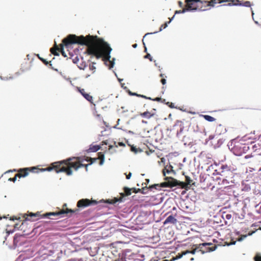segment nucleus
<instances>
[{
	"instance_id": "obj_41",
	"label": "nucleus",
	"mask_w": 261,
	"mask_h": 261,
	"mask_svg": "<svg viewBox=\"0 0 261 261\" xmlns=\"http://www.w3.org/2000/svg\"><path fill=\"white\" fill-rule=\"evenodd\" d=\"M151 100H152V99H151ZM153 100L156 101H162V99L160 97H156L155 98L153 99Z\"/></svg>"
},
{
	"instance_id": "obj_50",
	"label": "nucleus",
	"mask_w": 261,
	"mask_h": 261,
	"mask_svg": "<svg viewBox=\"0 0 261 261\" xmlns=\"http://www.w3.org/2000/svg\"><path fill=\"white\" fill-rule=\"evenodd\" d=\"M216 248V246H215L213 247L212 248H210L209 250L210 251H214L215 250Z\"/></svg>"
},
{
	"instance_id": "obj_60",
	"label": "nucleus",
	"mask_w": 261,
	"mask_h": 261,
	"mask_svg": "<svg viewBox=\"0 0 261 261\" xmlns=\"http://www.w3.org/2000/svg\"><path fill=\"white\" fill-rule=\"evenodd\" d=\"M142 122H143V123H147V122H146V121H144V120H142Z\"/></svg>"
},
{
	"instance_id": "obj_30",
	"label": "nucleus",
	"mask_w": 261,
	"mask_h": 261,
	"mask_svg": "<svg viewBox=\"0 0 261 261\" xmlns=\"http://www.w3.org/2000/svg\"><path fill=\"white\" fill-rule=\"evenodd\" d=\"M114 147H118V145L117 144L116 142H114V145H110L109 146V150L112 149Z\"/></svg>"
},
{
	"instance_id": "obj_57",
	"label": "nucleus",
	"mask_w": 261,
	"mask_h": 261,
	"mask_svg": "<svg viewBox=\"0 0 261 261\" xmlns=\"http://www.w3.org/2000/svg\"><path fill=\"white\" fill-rule=\"evenodd\" d=\"M137 46V44H134L133 45V47L134 48H136Z\"/></svg>"
},
{
	"instance_id": "obj_44",
	"label": "nucleus",
	"mask_w": 261,
	"mask_h": 261,
	"mask_svg": "<svg viewBox=\"0 0 261 261\" xmlns=\"http://www.w3.org/2000/svg\"><path fill=\"white\" fill-rule=\"evenodd\" d=\"M131 176H132V173H131L130 172H129V173H128V174H127V175H126V179H130V177H131Z\"/></svg>"
},
{
	"instance_id": "obj_15",
	"label": "nucleus",
	"mask_w": 261,
	"mask_h": 261,
	"mask_svg": "<svg viewBox=\"0 0 261 261\" xmlns=\"http://www.w3.org/2000/svg\"><path fill=\"white\" fill-rule=\"evenodd\" d=\"M226 129L224 128V127L221 124H220L217 126L215 132L216 135H219L222 133H224Z\"/></svg>"
},
{
	"instance_id": "obj_24",
	"label": "nucleus",
	"mask_w": 261,
	"mask_h": 261,
	"mask_svg": "<svg viewBox=\"0 0 261 261\" xmlns=\"http://www.w3.org/2000/svg\"><path fill=\"white\" fill-rule=\"evenodd\" d=\"M174 15L172 17V18L170 19V20L169 21L166 22L164 24H162L159 30V31H161L163 29H165L169 23L171 22L172 19L174 18Z\"/></svg>"
},
{
	"instance_id": "obj_46",
	"label": "nucleus",
	"mask_w": 261,
	"mask_h": 261,
	"mask_svg": "<svg viewBox=\"0 0 261 261\" xmlns=\"http://www.w3.org/2000/svg\"><path fill=\"white\" fill-rule=\"evenodd\" d=\"M215 137V135H210L208 137V140H211L213 139Z\"/></svg>"
},
{
	"instance_id": "obj_35",
	"label": "nucleus",
	"mask_w": 261,
	"mask_h": 261,
	"mask_svg": "<svg viewBox=\"0 0 261 261\" xmlns=\"http://www.w3.org/2000/svg\"><path fill=\"white\" fill-rule=\"evenodd\" d=\"M258 147H260V145L259 144V143L255 144L253 146V149L254 150V151H257V150L258 149H257Z\"/></svg>"
},
{
	"instance_id": "obj_54",
	"label": "nucleus",
	"mask_w": 261,
	"mask_h": 261,
	"mask_svg": "<svg viewBox=\"0 0 261 261\" xmlns=\"http://www.w3.org/2000/svg\"><path fill=\"white\" fill-rule=\"evenodd\" d=\"M221 1V3L226 2L229 1V0H220Z\"/></svg>"
},
{
	"instance_id": "obj_13",
	"label": "nucleus",
	"mask_w": 261,
	"mask_h": 261,
	"mask_svg": "<svg viewBox=\"0 0 261 261\" xmlns=\"http://www.w3.org/2000/svg\"><path fill=\"white\" fill-rule=\"evenodd\" d=\"M176 219H175L173 216L170 215L166 218L164 222V224L171 223L174 224H176Z\"/></svg>"
},
{
	"instance_id": "obj_26",
	"label": "nucleus",
	"mask_w": 261,
	"mask_h": 261,
	"mask_svg": "<svg viewBox=\"0 0 261 261\" xmlns=\"http://www.w3.org/2000/svg\"><path fill=\"white\" fill-rule=\"evenodd\" d=\"M132 95H136V96H139V97H141L144 98L145 99H151V98L148 97H147V96H146L145 95H143L138 94L137 93H132Z\"/></svg>"
},
{
	"instance_id": "obj_18",
	"label": "nucleus",
	"mask_w": 261,
	"mask_h": 261,
	"mask_svg": "<svg viewBox=\"0 0 261 261\" xmlns=\"http://www.w3.org/2000/svg\"><path fill=\"white\" fill-rule=\"evenodd\" d=\"M132 190H133V192L135 193H141L142 194H146V192H143V190H147V187L145 186L143 187L142 189H136V188H133Z\"/></svg>"
},
{
	"instance_id": "obj_40",
	"label": "nucleus",
	"mask_w": 261,
	"mask_h": 261,
	"mask_svg": "<svg viewBox=\"0 0 261 261\" xmlns=\"http://www.w3.org/2000/svg\"><path fill=\"white\" fill-rule=\"evenodd\" d=\"M16 178H17V177H16V175H15V176L13 178H10L9 179V180L10 181H12L13 182H15L16 180Z\"/></svg>"
},
{
	"instance_id": "obj_51",
	"label": "nucleus",
	"mask_w": 261,
	"mask_h": 261,
	"mask_svg": "<svg viewBox=\"0 0 261 261\" xmlns=\"http://www.w3.org/2000/svg\"><path fill=\"white\" fill-rule=\"evenodd\" d=\"M212 245V244H211V243H203V244H202V245H203V246H205V245Z\"/></svg>"
},
{
	"instance_id": "obj_19",
	"label": "nucleus",
	"mask_w": 261,
	"mask_h": 261,
	"mask_svg": "<svg viewBox=\"0 0 261 261\" xmlns=\"http://www.w3.org/2000/svg\"><path fill=\"white\" fill-rule=\"evenodd\" d=\"M83 97L90 102L93 103V97L88 93L83 94Z\"/></svg>"
},
{
	"instance_id": "obj_52",
	"label": "nucleus",
	"mask_w": 261,
	"mask_h": 261,
	"mask_svg": "<svg viewBox=\"0 0 261 261\" xmlns=\"http://www.w3.org/2000/svg\"><path fill=\"white\" fill-rule=\"evenodd\" d=\"M90 69H91V70H94L95 69V67L94 66H91L90 67Z\"/></svg>"
},
{
	"instance_id": "obj_7",
	"label": "nucleus",
	"mask_w": 261,
	"mask_h": 261,
	"mask_svg": "<svg viewBox=\"0 0 261 261\" xmlns=\"http://www.w3.org/2000/svg\"><path fill=\"white\" fill-rule=\"evenodd\" d=\"M97 202L94 200H89L88 199H82L77 203V206L79 208H84L89 205H95Z\"/></svg>"
},
{
	"instance_id": "obj_9",
	"label": "nucleus",
	"mask_w": 261,
	"mask_h": 261,
	"mask_svg": "<svg viewBox=\"0 0 261 261\" xmlns=\"http://www.w3.org/2000/svg\"><path fill=\"white\" fill-rule=\"evenodd\" d=\"M165 182L161 183L162 187H170L172 188L177 186V180L171 177H166Z\"/></svg>"
},
{
	"instance_id": "obj_39",
	"label": "nucleus",
	"mask_w": 261,
	"mask_h": 261,
	"mask_svg": "<svg viewBox=\"0 0 261 261\" xmlns=\"http://www.w3.org/2000/svg\"><path fill=\"white\" fill-rule=\"evenodd\" d=\"M161 82L163 85H165L166 84V80L165 78H162L161 80Z\"/></svg>"
},
{
	"instance_id": "obj_14",
	"label": "nucleus",
	"mask_w": 261,
	"mask_h": 261,
	"mask_svg": "<svg viewBox=\"0 0 261 261\" xmlns=\"http://www.w3.org/2000/svg\"><path fill=\"white\" fill-rule=\"evenodd\" d=\"M155 115L154 113H152L151 112L146 111L143 113H140V115L143 118H145L147 119H150L151 117H153Z\"/></svg>"
},
{
	"instance_id": "obj_63",
	"label": "nucleus",
	"mask_w": 261,
	"mask_h": 261,
	"mask_svg": "<svg viewBox=\"0 0 261 261\" xmlns=\"http://www.w3.org/2000/svg\"><path fill=\"white\" fill-rule=\"evenodd\" d=\"M242 240V238H241L239 239L238 240H239V241H241Z\"/></svg>"
},
{
	"instance_id": "obj_34",
	"label": "nucleus",
	"mask_w": 261,
	"mask_h": 261,
	"mask_svg": "<svg viewBox=\"0 0 261 261\" xmlns=\"http://www.w3.org/2000/svg\"><path fill=\"white\" fill-rule=\"evenodd\" d=\"M254 260L255 261H261V256L256 255L254 257Z\"/></svg>"
},
{
	"instance_id": "obj_31",
	"label": "nucleus",
	"mask_w": 261,
	"mask_h": 261,
	"mask_svg": "<svg viewBox=\"0 0 261 261\" xmlns=\"http://www.w3.org/2000/svg\"><path fill=\"white\" fill-rule=\"evenodd\" d=\"M241 5L245 6V7H250L251 4H250V2L246 1L243 4H242Z\"/></svg>"
},
{
	"instance_id": "obj_2",
	"label": "nucleus",
	"mask_w": 261,
	"mask_h": 261,
	"mask_svg": "<svg viewBox=\"0 0 261 261\" xmlns=\"http://www.w3.org/2000/svg\"><path fill=\"white\" fill-rule=\"evenodd\" d=\"M81 158H70L61 162L53 163L50 165L42 169V170L51 171H55L56 173L64 172L67 175H71L72 174V168L76 171L81 167H85L86 171H88V165L82 163L83 161L80 160Z\"/></svg>"
},
{
	"instance_id": "obj_59",
	"label": "nucleus",
	"mask_w": 261,
	"mask_h": 261,
	"mask_svg": "<svg viewBox=\"0 0 261 261\" xmlns=\"http://www.w3.org/2000/svg\"><path fill=\"white\" fill-rule=\"evenodd\" d=\"M166 172H167V173H169V172H170V171H169V170H166Z\"/></svg>"
},
{
	"instance_id": "obj_64",
	"label": "nucleus",
	"mask_w": 261,
	"mask_h": 261,
	"mask_svg": "<svg viewBox=\"0 0 261 261\" xmlns=\"http://www.w3.org/2000/svg\"><path fill=\"white\" fill-rule=\"evenodd\" d=\"M145 51H146V48L145 47Z\"/></svg>"
},
{
	"instance_id": "obj_56",
	"label": "nucleus",
	"mask_w": 261,
	"mask_h": 261,
	"mask_svg": "<svg viewBox=\"0 0 261 261\" xmlns=\"http://www.w3.org/2000/svg\"><path fill=\"white\" fill-rule=\"evenodd\" d=\"M152 33H146L145 36H144V38H145L146 36L148 35H150V34H152Z\"/></svg>"
},
{
	"instance_id": "obj_25",
	"label": "nucleus",
	"mask_w": 261,
	"mask_h": 261,
	"mask_svg": "<svg viewBox=\"0 0 261 261\" xmlns=\"http://www.w3.org/2000/svg\"><path fill=\"white\" fill-rule=\"evenodd\" d=\"M187 11H187V9H186V7H185V8H184L182 10H176L175 12V14H179V13H185V12H186Z\"/></svg>"
},
{
	"instance_id": "obj_45",
	"label": "nucleus",
	"mask_w": 261,
	"mask_h": 261,
	"mask_svg": "<svg viewBox=\"0 0 261 261\" xmlns=\"http://www.w3.org/2000/svg\"><path fill=\"white\" fill-rule=\"evenodd\" d=\"M181 123H182V122L181 121L177 120L176 122L175 125H180Z\"/></svg>"
},
{
	"instance_id": "obj_27",
	"label": "nucleus",
	"mask_w": 261,
	"mask_h": 261,
	"mask_svg": "<svg viewBox=\"0 0 261 261\" xmlns=\"http://www.w3.org/2000/svg\"><path fill=\"white\" fill-rule=\"evenodd\" d=\"M210 3H212L213 4V6H211V7H214V5L216 4L221 3L220 0H210Z\"/></svg>"
},
{
	"instance_id": "obj_58",
	"label": "nucleus",
	"mask_w": 261,
	"mask_h": 261,
	"mask_svg": "<svg viewBox=\"0 0 261 261\" xmlns=\"http://www.w3.org/2000/svg\"><path fill=\"white\" fill-rule=\"evenodd\" d=\"M102 143L105 144H107V142L106 141H102Z\"/></svg>"
},
{
	"instance_id": "obj_22",
	"label": "nucleus",
	"mask_w": 261,
	"mask_h": 261,
	"mask_svg": "<svg viewBox=\"0 0 261 261\" xmlns=\"http://www.w3.org/2000/svg\"><path fill=\"white\" fill-rule=\"evenodd\" d=\"M185 178H186V182H185L187 184L188 186V185L191 186L192 185L194 184V182H193V180H192L189 176H186Z\"/></svg>"
},
{
	"instance_id": "obj_6",
	"label": "nucleus",
	"mask_w": 261,
	"mask_h": 261,
	"mask_svg": "<svg viewBox=\"0 0 261 261\" xmlns=\"http://www.w3.org/2000/svg\"><path fill=\"white\" fill-rule=\"evenodd\" d=\"M76 211H78L77 209H76L75 210H73L71 209L66 208L65 210H61L59 212H50V213H47L43 215V217H49L50 216H59L62 215L66 214L67 215L69 213H74L76 212Z\"/></svg>"
},
{
	"instance_id": "obj_23",
	"label": "nucleus",
	"mask_w": 261,
	"mask_h": 261,
	"mask_svg": "<svg viewBox=\"0 0 261 261\" xmlns=\"http://www.w3.org/2000/svg\"><path fill=\"white\" fill-rule=\"evenodd\" d=\"M162 187L161 184H154L151 186H149L147 187V189H150L152 190V189H159L160 188Z\"/></svg>"
},
{
	"instance_id": "obj_28",
	"label": "nucleus",
	"mask_w": 261,
	"mask_h": 261,
	"mask_svg": "<svg viewBox=\"0 0 261 261\" xmlns=\"http://www.w3.org/2000/svg\"><path fill=\"white\" fill-rule=\"evenodd\" d=\"M188 252H189L188 250H187L186 251L182 252L181 254H178V255H177L176 258H181L184 255H186V254H188Z\"/></svg>"
},
{
	"instance_id": "obj_47",
	"label": "nucleus",
	"mask_w": 261,
	"mask_h": 261,
	"mask_svg": "<svg viewBox=\"0 0 261 261\" xmlns=\"http://www.w3.org/2000/svg\"><path fill=\"white\" fill-rule=\"evenodd\" d=\"M226 218L227 219H230L231 218V215L230 214H227L226 215Z\"/></svg>"
},
{
	"instance_id": "obj_5",
	"label": "nucleus",
	"mask_w": 261,
	"mask_h": 261,
	"mask_svg": "<svg viewBox=\"0 0 261 261\" xmlns=\"http://www.w3.org/2000/svg\"><path fill=\"white\" fill-rule=\"evenodd\" d=\"M201 1V0H185V7L188 11H199L200 5L198 3Z\"/></svg>"
},
{
	"instance_id": "obj_1",
	"label": "nucleus",
	"mask_w": 261,
	"mask_h": 261,
	"mask_svg": "<svg viewBox=\"0 0 261 261\" xmlns=\"http://www.w3.org/2000/svg\"><path fill=\"white\" fill-rule=\"evenodd\" d=\"M73 44L87 46L86 51L88 55L95 56L97 59L102 58L106 64L108 62L109 63L110 68L113 67L114 63L110 60L112 48L102 39L98 38L97 36L89 35L84 37L83 35L77 36L70 34L62 40V43L60 44L59 51L61 52L63 56L66 57L64 46L68 48L70 45Z\"/></svg>"
},
{
	"instance_id": "obj_38",
	"label": "nucleus",
	"mask_w": 261,
	"mask_h": 261,
	"mask_svg": "<svg viewBox=\"0 0 261 261\" xmlns=\"http://www.w3.org/2000/svg\"><path fill=\"white\" fill-rule=\"evenodd\" d=\"M167 105H168V106L170 108H175L174 105V104L173 103H171V102L170 103L169 102H168L167 103Z\"/></svg>"
},
{
	"instance_id": "obj_61",
	"label": "nucleus",
	"mask_w": 261,
	"mask_h": 261,
	"mask_svg": "<svg viewBox=\"0 0 261 261\" xmlns=\"http://www.w3.org/2000/svg\"><path fill=\"white\" fill-rule=\"evenodd\" d=\"M163 261H171V260H168V259H165V260H163Z\"/></svg>"
},
{
	"instance_id": "obj_33",
	"label": "nucleus",
	"mask_w": 261,
	"mask_h": 261,
	"mask_svg": "<svg viewBox=\"0 0 261 261\" xmlns=\"http://www.w3.org/2000/svg\"><path fill=\"white\" fill-rule=\"evenodd\" d=\"M39 59L46 65H47L48 64V62L45 59H44L43 58H40V57H39Z\"/></svg>"
},
{
	"instance_id": "obj_32",
	"label": "nucleus",
	"mask_w": 261,
	"mask_h": 261,
	"mask_svg": "<svg viewBox=\"0 0 261 261\" xmlns=\"http://www.w3.org/2000/svg\"><path fill=\"white\" fill-rule=\"evenodd\" d=\"M78 91H79V92L83 96V94H84L85 93H86V92H85V89H81L80 88H78Z\"/></svg>"
},
{
	"instance_id": "obj_21",
	"label": "nucleus",
	"mask_w": 261,
	"mask_h": 261,
	"mask_svg": "<svg viewBox=\"0 0 261 261\" xmlns=\"http://www.w3.org/2000/svg\"><path fill=\"white\" fill-rule=\"evenodd\" d=\"M202 116L207 121H209V122H213V121H214L216 119L210 115H202Z\"/></svg>"
},
{
	"instance_id": "obj_43",
	"label": "nucleus",
	"mask_w": 261,
	"mask_h": 261,
	"mask_svg": "<svg viewBox=\"0 0 261 261\" xmlns=\"http://www.w3.org/2000/svg\"><path fill=\"white\" fill-rule=\"evenodd\" d=\"M196 251V249H194L192 250V251L188 250L189 252H188V253L194 254L195 253Z\"/></svg>"
},
{
	"instance_id": "obj_3",
	"label": "nucleus",
	"mask_w": 261,
	"mask_h": 261,
	"mask_svg": "<svg viewBox=\"0 0 261 261\" xmlns=\"http://www.w3.org/2000/svg\"><path fill=\"white\" fill-rule=\"evenodd\" d=\"M218 173L221 176L219 178L222 180L221 184L225 185V184H229L227 178H229L232 175V172L229 167L227 165H222L219 169Z\"/></svg>"
},
{
	"instance_id": "obj_29",
	"label": "nucleus",
	"mask_w": 261,
	"mask_h": 261,
	"mask_svg": "<svg viewBox=\"0 0 261 261\" xmlns=\"http://www.w3.org/2000/svg\"><path fill=\"white\" fill-rule=\"evenodd\" d=\"M100 149V147L98 145H96V146H94L91 149L94 152H96L97 151H98L99 149Z\"/></svg>"
},
{
	"instance_id": "obj_37",
	"label": "nucleus",
	"mask_w": 261,
	"mask_h": 261,
	"mask_svg": "<svg viewBox=\"0 0 261 261\" xmlns=\"http://www.w3.org/2000/svg\"><path fill=\"white\" fill-rule=\"evenodd\" d=\"M131 150L135 153H137L138 151V149L136 148L135 147L132 146L131 147Z\"/></svg>"
},
{
	"instance_id": "obj_42",
	"label": "nucleus",
	"mask_w": 261,
	"mask_h": 261,
	"mask_svg": "<svg viewBox=\"0 0 261 261\" xmlns=\"http://www.w3.org/2000/svg\"><path fill=\"white\" fill-rule=\"evenodd\" d=\"M178 4L179 7L180 8H182L184 6V4L181 1H178Z\"/></svg>"
},
{
	"instance_id": "obj_8",
	"label": "nucleus",
	"mask_w": 261,
	"mask_h": 261,
	"mask_svg": "<svg viewBox=\"0 0 261 261\" xmlns=\"http://www.w3.org/2000/svg\"><path fill=\"white\" fill-rule=\"evenodd\" d=\"M132 189H129L127 187L124 188V193H121V196L119 198H115L112 200H108V202L111 204L116 203L118 201H122L123 198L125 196H129L131 194V191Z\"/></svg>"
},
{
	"instance_id": "obj_53",
	"label": "nucleus",
	"mask_w": 261,
	"mask_h": 261,
	"mask_svg": "<svg viewBox=\"0 0 261 261\" xmlns=\"http://www.w3.org/2000/svg\"><path fill=\"white\" fill-rule=\"evenodd\" d=\"M164 75H164V74H162V73H161V74H160V77H162V78H164V77H165V76H164ZM165 77H166V76H165Z\"/></svg>"
},
{
	"instance_id": "obj_11",
	"label": "nucleus",
	"mask_w": 261,
	"mask_h": 261,
	"mask_svg": "<svg viewBox=\"0 0 261 261\" xmlns=\"http://www.w3.org/2000/svg\"><path fill=\"white\" fill-rule=\"evenodd\" d=\"M198 4L200 5L199 11H205L207 10V9L206 7L213 6L212 3H210V1H207L205 0H201V2H199Z\"/></svg>"
},
{
	"instance_id": "obj_16",
	"label": "nucleus",
	"mask_w": 261,
	"mask_h": 261,
	"mask_svg": "<svg viewBox=\"0 0 261 261\" xmlns=\"http://www.w3.org/2000/svg\"><path fill=\"white\" fill-rule=\"evenodd\" d=\"M60 50V46H58L56 43L55 44L54 46L51 47L50 49V51L52 54H53L55 56H59V54L58 51H59Z\"/></svg>"
},
{
	"instance_id": "obj_49",
	"label": "nucleus",
	"mask_w": 261,
	"mask_h": 261,
	"mask_svg": "<svg viewBox=\"0 0 261 261\" xmlns=\"http://www.w3.org/2000/svg\"><path fill=\"white\" fill-rule=\"evenodd\" d=\"M145 180H146V182H145V183H143V184H142V185H143V186L144 185H147V184H148V183L149 182V179H145Z\"/></svg>"
},
{
	"instance_id": "obj_20",
	"label": "nucleus",
	"mask_w": 261,
	"mask_h": 261,
	"mask_svg": "<svg viewBox=\"0 0 261 261\" xmlns=\"http://www.w3.org/2000/svg\"><path fill=\"white\" fill-rule=\"evenodd\" d=\"M177 186H180L182 189H188L187 184L185 182L180 181L177 180Z\"/></svg>"
},
{
	"instance_id": "obj_36",
	"label": "nucleus",
	"mask_w": 261,
	"mask_h": 261,
	"mask_svg": "<svg viewBox=\"0 0 261 261\" xmlns=\"http://www.w3.org/2000/svg\"><path fill=\"white\" fill-rule=\"evenodd\" d=\"M145 58L148 59L150 61H152V57H151V56H150V55L149 54H147L145 56Z\"/></svg>"
},
{
	"instance_id": "obj_55",
	"label": "nucleus",
	"mask_w": 261,
	"mask_h": 261,
	"mask_svg": "<svg viewBox=\"0 0 261 261\" xmlns=\"http://www.w3.org/2000/svg\"><path fill=\"white\" fill-rule=\"evenodd\" d=\"M165 169H164V170H163V175H164V176H165V175H166V172L165 171Z\"/></svg>"
},
{
	"instance_id": "obj_10",
	"label": "nucleus",
	"mask_w": 261,
	"mask_h": 261,
	"mask_svg": "<svg viewBox=\"0 0 261 261\" xmlns=\"http://www.w3.org/2000/svg\"><path fill=\"white\" fill-rule=\"evenodd\" d=\"M97 159L100 160L99 165H102L103 164L105 161V155L102 152H98V157L95 158H92L90 157H86L85 160L87 162H90V163L88 164V166L91 165L92 164L95 163Z\"/></svg>"
},
{
	"instance_id": "obj_4",
	"label": "nucleus",
	"mask_w": 261,
	"mask_h": 261,
	"mask_svg": "<svg viewBox=\"0 0 261 261\" xmlns=\"http://www.w3.org/2000/svg\"><path fill=\"white\" fill-rule=\"evenodd\" d=\"M44 169L45 168L40 169L36 167L20 168L18 170V173L15 175L16 177L18 178L24 177L28 176L30 172L37 173L40 172L45 171L44 170H42V169Z\"/></svg>"
},
{
	"instance_id": "obj_62",
	"label": "nucleus",
	"mask_w": 261,
	"mask_h": 261,
	"mask_svg": "<svg viewBox=\"0 0 261 261\" xmlns=\"http://www.w3.org/2000/svg\"><path fill=\"white\" fill-rule=\"evenodd\" d=\"M150 261H158V260H155V259H154V260L151 259Z\"/></svg>"
},
{
	"instance_id": "obj_17",
	"label": "nucleus",
	"mask_w": 261,
	"mask_h": 261,
	"mask_svg": "<svg viewBox=\"0 0 261 261\" xmlns=\"http://www.w3.org/2000/svg\"><path fill=\"white\" fill-rule=\"evenodd\" d=\"M230 3L226 5V6H238L241 5L242 4L240 3V1L239 0H230L229 1Z\"/></svg>"
},
{
	"instance_id": "obj_12",
	"label": "nucleus",
	"mask_w": 261,
	"mask_h": 261,
	"mask_svg": "<svg viewBox=\"0 0 261 261\" xmlns=\"http://www.w3.org/2000/svg\"><path fill=\"white\" fill-rule=\"evenodd\" d=\"M39 213H30L27 217L25 218V220L35 221L38 220V217H39Z\"/></svg>"
},
{
	"instance_id": "obj_48",
	"label": "nucleus",
	"mask_w": 261,
	"mask_h": 261,
	"mask_svg": "<svg viewBox=\"0 0 261 261\" xmlns=\"http://www.w3.org/2000/svg\"><path fill=\"white\" fill-rule=\"evenodd\" d=\"M118 145L120 146H125V144L123 143H122V142H119L118 143Z\"/></svg>"
}]
</instances>
